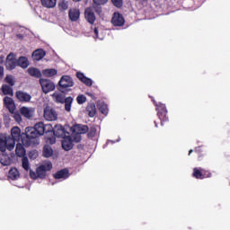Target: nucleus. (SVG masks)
<instances>
[{
	"label": "nucleus",
	"mask_w": 230,
	"mask_h": 230,
	"mask_svg": "<svg viewBox=\"0 0 230 230\" xmlns=\"http://www.w3.org/2000/svg\"><path fill=\"white\" fill-rule=\"evenodd\" d=\"M25 137H22V143L24 146H35L39 145V135L38 131L33 127H27L25 128Z\"/></svg>",
	"instance_id": "obj_1"
},
{
	"label": "nucleus",
	"mask_w": 230,
	"mask_h": 230,
	"mask_svg": "<svg viewBox=\"0 0 230 230\" xmlns=\"http://www.w3.org/2000/svg\"><path fill=\"white\" fill-rule=\"evenodd\" d=\"M74 85L75 81H73L72 76L63 75L58 82V89L63 94H67V93H70V91H72L71 87H73Z\"/></svg>",
	"instance_id": "obj_2"
},
{
	"label": "nucleus",
	"mask_w": 230,
	"mask_h": 230,
	"mask_svg": "<svg viewBox=\"0 0 230 230\" xmlns=\"http://www.w3.org/2000/svg\"><path fill=\"white\" fill-rule=\"evenodd\" d=\"M13 148H15L13 140L10 139L6 134H0V152L12 151Z\"/></svg>",
	"instance_id": "obj_3"
},
{
	"label": "nucleus",
	"mask_w": 230,
	"mask_h": 230,
	"mask_svg": "<svg viewBox=\"0 0 230 230\" xmlns=\"http://www.w3.org/2000/svg\"><path fill=\"white\" fill-rule=\"evenodd\" d=\"M153 103L156 107L157 116L161 121V124L163 125L164 121H168V110H166V105L157 102L155 100H153Z\"/></svg>",
	"instance_id": "obj_4"
},
{
	"label": "nucleus",
	"mask_w": 230,
	"mask_h": 230,
	"mask_svg": "<svg viewBox=\"0 0 230 230\" xmlns=\"http://www.w3.org/2000/svg\"><path fill=\"white\" fill-rule=\"evenodd\" d=\"M33 128L38 131L40 136L52 132V126L50 124H45L44 122H38Z\"/></svg>",
	"instance_id": "obj_5"
},
{
	"label": "nucleus",
	"mask_w": 230,
	"mask_h": 230,
	"mask_svg": "<svg viewBox=\"0 0 230 230\" xmlns=\"http://www.w3.org/2000/svg\"><path fill=\"white\" fill-rule=\"evenodd\" d=\"M40 84L45 94H48V93H51V91H55V83L51 82V80L49 79L40 78Z\"/></svg>",
	"instance_id": "obj_6"
},
{
	"label": "nucleus",
	"mask_w": 230,
	"mask_h": 230,
	"mask_svg": "<svg viewBox=\"0 0 230 230\" xmlns=\"http://www.w3.org/2000/svg\"><path fill=\"white\" fill-rule=\"evenodd\" d=\"M5 67L8 71H13L17 67V58L12 52L6 57Z\"/></svg>",
	"instance_id": "obj_7"
},
{
	"label": "nucleus",
	"mask_w": 230,
	"mask_h": 230,
	"mask_svg": "<svg viewBox=\"0 0 230 230\" xmlns=\"http://www.w3.org/2000/svg\"><path fill=\"white\" fill-rule=\"evenodd\" d=\"M44 118L47 121H57L58 114L51 107H46L44 110Z\"/></svg>",
	"instance_id": "obj_8"
},
{
	"label": "nucleus",
	"mask_w": 230,
	"mask_h": 230,
	"mask_svg": "<svg viewBox=\"0 0 230 230\" xmlns=\"http://www.w3.org/2000/svg\"><path fill=\"white\" fill-rule=\"evenodd\" d=\"M51 136H55V137H61L62 139L66 137V128L62 127V125H56L52 128V131H49Z\"/></svg>",
	"instance_id": "obj_9"
},
{
	"label": "nucleus",
	"mask_w": 230,
	"mask_h": 230,
	"mask_svg": "<svg viewBox=\"0 0 230 230\" xmlns=\"http://www.w3.org/2000/svg\"><path fill=\"white\" fill-rule=\"evenodd\" d=\"M9 137L10 139L13 141V146H15V143H17V141H21V139L24 137L21 135V128H19V127H13L11 129V136Z\"/></svg>",
	"instance_id": "obj_10"
},
{
	"label": "nucleus",
	"mask_w": 230,
	"mask_h": 230,
	"mask_svg": "<svg viewBox=\"0 0 230 230\" xmlns=\"http://www.w3.org/2000/svg\"><path fill=\"white\" fill-rule=\"evenodd\" d=\"M15 96L22 103H29V102H31V95L26 92L17 91Z\"/></svg>",
	"instance_id": "obj_11"
},
{
	"label": "nucleus",
	"mask_w": 230,
	"mask_h": 230,
	"mask_svg": "<svg viewBox=\"0 0 230 230\" xmlns=\"http://www.w3.org/2000/svg\"><path fill=\"white\" fill-rule=\"evenodd\" d=\"M61 146L63 150H66V152L73 150V137H71V136L64 137Z\"/></svg>",
	"instance_id": "obj_12"
},
{
	"label": "nucleus",
	"mask_w": 230,
	"mask_h": 230,
	"mask_svg": "<svg viewBox=\"0 0 230 230\" xmlns=\"http://www.w3.org/2000/svg\"><path fill=\"white\" fill-rule=\"evenodd\" d=\"M111 23L113 26H123L125 24V18L119 13H114L113 17L111 19Z\"/></svg>",
	"instance_id": "obj_13"
},
{
	"label": "nucleus",
	"mask_w": 230,
	"mask_h": 230,
	"mask_svg": "<svg viewBox=\"0 0 230 230\" xmlns=\"http://www.w3.org/2000/svg\"><path fill=\"white\" fill-rule=\"evenodd\" d=\"M89 132V127L87 125L75 124L73 127V134H87Z\"/></svg>",
	"instance_id": "obj_14"
},
{
	"label": "nucleus",
	"mask_w": 230,
	"mask_h": 230,
	"mask_svg": "<svg viewBox=\"0 0 230 230\" xmlns=\"http://www.w3.org/2000/svg\"><path fill=\"white\" fill-rule=\"evenodd\" d=\"M84 17L89 22V24H94L96 21V15H94V11H93V8H86L84 11Z\"/></svg>",
	"instance_id": "obj_15"
},
{
	"label": "nucleus",
	"mask_w": 230,
	"mask_h": 230,
	"mask_svg": "<svg viewBox=\"0 0 230 230\" xmlns=\"http://www.w3.org/2000/svg\"><path fill=\"white\" fill-rule=\"evenodd\" d=\"M76 78H78V80H80V82L84 84V85H86L87 87H92L93 86V79L85 76V75H84V73L77 72L76 73Z\"/></svg>",
	"instance_id": "obj_16"
},
{
	"label": "nucleus",
	"mask_w": 230,
	"mask_h": 230,
	"mask_svg": "<svg viewBox=\"0 0 230 230\" xmlns=\"http://www.w3.org/2000/svg\"><path fill=\"white\" fill-rule=\"evenodd\" d=\"M4 103L6 109H8L9 112H11L12 114L15 112V102H13V99H12L11 97H4Z\"/></svg>",
	"instance_id": "obj_17"
},
{
	"label": "nucleus",
	"mask_w": 230,
	"mask_h": 230,
	"mask_svg": "<svg viewBox=\"0 0 230 230\" xmlns=\"http://www.w3.org/2000/svg\"><path fill=\"white\" fill-rule=\"evenodd\" d=\"M46 57V51L42 49H38L32 52V58L39 62V60H42V58Z\"/></svg>",
	"instance_id": "obj_18"
},
{
	"label": "nucleus",
	"mask_w": 230,
	"mask_h": 230,
	"mask_svg": "<svg viewBox=\"0 0 230 230\" xmlns=\"http://www.w3.org/2000/svg\"><path fill=\"white\" fill-rule=\"evenodd\" d=\"M54 179H67L69 177V170L67 169H62L60 171H58L55 174H53Z\"/></svg>",
	"instance_id": "obj_19"
},
{
	"label": "nucleus",
	"mask_w": 230,
	"mask_h": 230,
	"mask_svg": "<svg viewBox=\"0 0 230 230\" xmlns=\"http://www.w3.org/2000/svg\"><path fill=\"white\" fill-rule=\"evenodd\" d=\"M68 16L70 21L76 22V21L80 19V10L75 8L70 9L68 12Z\"/></svg>",
	"instance_id": "obj_20"
},
{
	"label": "nucleus",
	"mask_w": 230,
	"mask_h": 230,
	"mask_svg": "<svg viewBox=\"0 0 230 230\" xmlns=\"http://www.w3.org/2000/svg\"><path fill=\"white\" fill-rule=\"evenodd\" d=\"M17 66L22 67V69H26L30 66V60L28 58L22 56L17 59Z\"/></svg>",
	"instance_id": "obj_21"
},
{
	"label": "nucleus",
	"mask_w": 230,
	"mask_h": 230,
	"mask_svg": "<svg viewBox=\"0 0 230 230\" xmlns=\"http://www.w3.org/2000/svg\"><path fill=\"white\" fill-rule=\"evenodd\" d=\"M20 113L24 118L30 119V118H33V109L28 107H22L20 109Z\"/></svg>",
	"instance_id": "obj_22"
},
{
	"label": "nucleus",
	"mask_w": 230,
	"mask_h": 230,
	"mask_svg": "<svg viewBox=\"0 0 230 230\" xmlns=\"http://www.w3.org/2000/svg\"><path fill=\"white\" fill-rule=\"evenodd\" d=\"M8 177L12 181H17V179L21 177V173H19V170H17V168L13 167L10 169L8 172Z\"/></svg>",
	"instance_id": "obj_23"
},
{
	"label": "nucleus",
	"mask_w": 230,
	"mask_h": 230,
	"mask_svg": "<svg viewBox=\"0 0 230 230\" xmlns=\"http://www.w3.org/2000/svg\"><path fill=\"white\" fill-rule=\"evenodd\" d=\"M15 153L18 157H24V155H26V149L24 148V144L18 143L16 145Z\"/></svg>",
	"instance_id": "obj_24"
},
{
	"label": "nucleus",
	"mask_w": 230,
	"mask_h": 230,
	"mask_svg": "<svg viewBox=\"0 0 230 230\" xmlns=\"http://www.w3.org/2000/svg\"><path fill=\"white\" fill-rule=\"evenodd\" d=\"M27 73L30 75V76H33L34 78H40V76H42L40 70L35 67L28 68Z\"/></svg>",
	"instance_id": "obj_25"
},
{
	"label": "nucleus",
	"mask_w": 230,
	"mask_h": 230,
	"mask_svg": "<svg viewBox=\"0 0 230 230\" xmlns=\"http://www.w3.org/2000/svg\"><path fill=\"white\" fill-rule=\"evenodd\" d=\"M0 163L3 164V166H8L10 165V163H12V160L8 155H6L4 152H2V154H0Z\"/></svg>",
	"instance_id": "obj_26"
},
{
	"label": "nucleus",
	"mask_w": 230,
	"mask_h": 230,
	"mask_svg": "<svg viewBox=\"0 0 230 230\" xmlns=\"http://www.w3.org/2000/svg\"><path fill=\"white\" fill-rule=\"evenodd\" d=\"M89 118H94L96 116V104L89 103L86 107Z\"/></svg>",
	"instance_id": "obj_27"
},
{
	"label": "nucleus",
	"mask_w": 230,
	"mask_h": 230,
	"mask_svg": "<svg viewBox=\"0 0 230 230\" xmlns=\"http://www.w3.org/2000/svg\"><path fill=\"white\" fill-rule=\"evenodd\" d=\"M1 91L4 95L13 96V88L8 84H3Z\"/></svg>",
	"instance_id": "obj_28"
},
{
	"label": "nucleus",
	"mask_w": 230,
	"mask_h": 230,
	"mask_svg": "<svg viewBox=\"0 0 230 230\" xmlns=\"http://www.w3.org/2000/svg\"><path fill=\"white\" fill-rule=\"evenodd\" d=\"M44 8H55L57 6V0H40Z\"/></svg>",
	"instance_id": "obj_29"
},
{
	"label": "nucleus",
	"mask_w": 230,
	"mask_h": 230,
	"mask_svg": "<svg viewBox=\"0 0 230 230\" xmlns=\"http://www.w3.org/2000/svg\"><path fill=\"white\" fill-rule=\"evenodd\" d=\"M53 155V148L49 145H45L43 146V157L49 158Z\"/></svg>",
	"instance_id": "obj_30"
},
{
	"label": "nucleus",
	"mask_w": 230,
	"mask_h": 230,
	"mask_svg": "<svg viewBox=\"0 0 230 230\" xmlns=\"http://www.w3.org/2000/svg\"><path fill=\"white\" fill-rule=\"evenodd\" d=\"M65 103V111L66 112H71V106L73 105V97L68 96L64 101Z\"/></svg>",
	"instance_id": "obj_31"
},
{
	"label": "nucleus",
	"mask_w": 230,
	"mask_h": 230,
	"mask_svg": "<svg viewBox=\"0 0 230 230\" xmlns=\"http://www.w3.org/2000/svg\"><path fill=\"white\" fill-rule=\"evenodd\" d=\"M44 76H47L48 78H51V76H55L58 73L57 69L55 68H48L43 70Z\"/></svg>",
	"instance_id": "obj_32"
},
{
	"label": "nucleus",
	"mask_w": 230,
	"mask_h": 230,
	"mask_svg": "<svg viewBox=\"0 0 230 230\" xmlns=\"http://www.w3.org/2000/svg\"><path fill=\"white\" fill-rule=\"evenodd\" d=\"M192 177H194V179L202 180V168L195 167L193 169Z\"/></svg>",
	"instance_id": "obj_33"
},
{
	"label": "nucleus",
	"mask_w": 230,
	"mask_h": 230,
	"mask_svg": "<svg viewBox=\"0 0 230 230\" xmlns=\"http://www.w3.org/2000/svg\"><path fill=\"white\" fill-rule=\"evenodd\" d=\"M53 98L56 103H64L66 100V96H64L62 93H54Z\"/></svg>",
	"instance_id": "obj_34"
},
{
	"label": "nucleus",
	"mask_w": 230,
	"mask_h": 230,
	"mask_svg": "<svg viewBox=\"0 0 230 230\" xmlns=\"http://www.w3.org/2000/svg\"><path fill=\"white\" fill-rule=\"evenodd\" d=\"M88 8H92L93 12H95V13L97 15H101L102 14V4H93L92 7H88Z\"/></svg>",
	"instance_id": "obj_35"
},
{
	"label": "nucleus",
	"mask_w": 230,
	"mask_h": 230,
	"mask_svg": "<svg viewBox=\"0 0 230 230\" xmlns=\"http://www.w3.org/2000/svg\"><path fill=\"white\" fill-rule=\"evenodd\" d=\"M5 84H9L11 87H13L15 85V79H13V75H7L4 78Z\"/></svg>",
	"instance_id": "obj_36"
},
{
	"label": "nucleus",
	"mask_w": 230,
	"mask_h": 230,
	"mask_svg": "<svg viewBox=\"0 0 230 230\" xmlns=\"http://www.w3.org/2000/svg\"><path fill=\"white\" fill-rule=\"evenodd\" d=\"M40 168L45 172H51V170L53 169V164H51V162H49L45 164L40 165Z\"/></svg>",
	"instance_id": "obj_37"
},
{
	"label": "nucleus",
	"mask_w": 230,
	"mask_h": 230,
	"mask_svg": "<svg viewBox=\"0 0 230 230\" xmlns=\"http://www.w3.org/2000/svg\"><path fill=\"white\" fill-rule=\"evenodd\" d=\"M58 8L60 12H66V10L69 8V4H67L66 1L62 0L61 2L58 3Z\"/></svg>",
	"instance_id": "obj_38"
},
{
	"label": "nucleus",
	"mask_w": 230,
	"mask_h": 230,
	"mask_svg": "<svg viewBox=\"0 0 230 230\" xmlns=\"http://www.w3.org/2000/svg\"><path fill=\"white\" fill-rule=\"evenodd\" d=\"M76 102H77L78 105H84V103H85V102H87V97H85V95H84V94H80L76 97Z\"/></svg>",
	"instance_id": "obj_39"
},
{
	"label": "nucleus",
	"mask_w": 230,
	"mask_h": 230,
	"mask_svg": "<svg viewBox=\"0 0 230 230\" xmlns=\"http://www.w3.org/2000/svg\"><path fill=\"white\" fill-rule=\"evenodd\" d=\"M22 168H24V170L26 172H28V170H30V162L28 160V157H23L22 160Z\"/></svg>",
	"instance_id": "obj_40"
},
{
	"label": "nucleus",
	"mask_w": 230,
	"mask_h": 230,
	"mask_svg": "<svg viewBox=\"0 0 230 230\" xmlns=\"http://www.w3.org/2000/svg\"><path fill=\"white\" fill-rule=\"evenodd\" d=\"M38 179H46V172L40 166L36 169Z\"/></svg>",
	"instance_id": "obj_41"
},
{
	"label": "nucleus",
	"mask_w": 230,
	"mask_h": 230,
	"mask_svg": "<svg viewBox=\"0 0 230 230\" xmlns=\"http://www.w3.org/2000/svg\"><path fill=\"white\" fill-rule=\"evenodd\" d=\"M96 132H97V129H96V127L93 126L90 128V129H88V137L90 138H93L96 136Z\"/></svg>",
	"instance_id": "obj_42"
},
{
	"label": "nucleus",
	"mask_w": 230,
	"mask_h": 230,
	"mask_svg": "<svg viewBox=\"0 0 230 230\" xmlns=\"http://www.w3.org/2000/svg\"><path fill=\"white\" fill-rule=\"evenodd\" d=\"M201 173H202V180L209 179L210 177H212L211 172H209L208 170L201 168Z\"/></svg>",
	"instance_id": "obj_43"
},
{
	"label": "nucleus",
	"mask_w": 230,
	"mask_h": 230,
	"mask_svg": "<svg viewBox=\"0 0 230 230\" xmlns=\"http://www.w3.org/2000/svg\"><path fill=\"white\" fill-rule=\"evenodd\" d=\"M99 111L102 112V114H108L109 108H107V104H102L99 107Z\"/></svg>",
	"instance_id": "obj_44"
},
{
	"label": "nucleus",
	"mask_w": 230,
	"mask_h": 230,
	"mask_svg": "<svg viewBox=\"0 0 230 230\" xmlns=\"http://www.w3.org/2000/svg\"><path fill=\"white\" fill-rule=\"evenodd\" d=\"M111 3L116 8H121L123 6V0H111Z\"/></svg>",
	"instance_id": "obj_45"
},
{
	"label": "nucleus",
	"mask_w": 230,
	"mask_h": 230,
	"mask_svg": "<svg viewBox=\"0 0 230 230\" xmlns=\"http://www.w3.org/2000/svg\"><path fill=\"white\" fill-rule=\"evenodd\" d=\"M46 143L48 145H55V143H57V138L55 137H46Z\"/></svg>",
	"instance_id": "obj_46"
},
{
	"label": "nucleus",
	"mask_w": 230,
	"mask_h": 230,
	"mask_svg": "<svg viewBox=\"0 0 230 230\" xmlns=\"http://www.w3.org/2000/svg\"><path fill=\"white\" fill-rule=\"evenodd\" d=\"M74 141V143H80V141H82V136L79 134H75V136H74L72 142Z\"/></svg>",
	"instance_id": "obj_47"
},
{
	"label": "nucleus",
	"mask_w": 230,
	"mask_h": 230,
	"mask_svg": "<svg viewBox=\"0 0 230 230\" xmlns=\"http://www.w3.org/2000/svg\"><path fill=\"white\" fill-rule=\"evenodd\" d=\"M30 177L31 179H32L33 181L39 179V176L37 174V172H35L34 171L32 170H30Z\"/></svg>",
	"instance_id": "obj_48"
},
{
	"label": "nucleus",
	"mask_w": 230,
	"mask_h": 230,
	"mask_svg": "<svg viewBox=\"0 0 230 230\" xmlns=\"http://www.w3.org/2000/svg\"><path fill=\"white\" fill-rule=\"evenodd\" d=\"M4 78V66L0 65V81Z\"/></svg>",
	"instance_id": "obj_49"
},
{
	"label": "nucleus",
	"mask_w": 230,
	"mask_h": 230,
	"mask_svg": "<svg viewBox=\"0 0 230 230\" xmlns=\"http://www.w3.org/2000/svg\"><path fill=\"white\" fill-rule=\"evenodd\" d=\"M13 118H14L15 121H17L18 123H20V121H22V118L21 117L20 113H14Z\"/></svg>",
	"instance_id": "obj_50"
},
{
	"label": "nucleus",
	"mask_w": 230,
	"mask_h": 230,
	"mask_svg": "<svg viewBox=\"0 0 230 230\" xmlns=\"http://www.w3.org/2000/svg\"><path fill=\"white\" fill-rule=\"evenodd\" d=\"M37 152H35V151H31V152H30L29 153V157L31 158V159H36L37 158Z\"/></svg>",
	"instance_id": "obj_51"
},
{
	"label": "nucleus",
	"mask_w": 230,
	"mask_h": 230,
	"mask_svg": "<svg viewBox=\"0 0 230 230\" xmlns=\"http://www.w3.org/2000/svg\"><path fill=\"white\" fill-rule=\"evenodd\" d=\"M108 0H93L94 4H105Z\"/></svg>",
	"instance_id": "obj_52"
},
{
	"label": "nucleus",
	"mask_w": 230,
	"mask_h": 230,
	"mask_svg": "<svg viewBox=\"0 0 230 230\" xmlns=\"http://www.w3.org/2000/svg\"><path fill=\"white\" fill-rule=\"evenodd\" d=\"M17 39H19L20 40H22V39H24V35L22 34H16Z\"/></svg>",
	"instance_id": "obj_53"
},
{
	"label": "nucleus",
	"mask_w": 230,
	"mask_h": 230,
	"mask_svg": "<svg viewBox=\"0 0 230 230\" xmlns=\"http://www.w3.org/2000/svg\"><path fill=\"white\" fill-rule=\"evenodd\" d=\"M93 33H94V35H96V37H98V29L97 28H95L93 30Z\"/></svg>",
	"instance_id": "obj_54"
},
{
	"label": "nucleus",
	"mask_w": 230,
	"mask_h": 230,
	"mask_svg": "<svg viewBox=\"0 0 230 230\" xmlns=\"http://www.w3.org/2000/svg\"><path fill=\"white\" fill-rule=\"evenodd\" d=\"M87 96H90L91 98H94V94L91 93H86Z\"/></svg>",
	"instance_id": "obj_55"
},
{
	"label": "nucleus",
	"mask_w": 230,
	"mask_h": 230,
	"mask_svg": "<svg viewBox=\"0 0 230 230\" xmlns=\"http://www.w3.org/2000/svg\"><path fill=\"white\" fill-rule=\"evenodd\" d=\"M191 154H193V150H192V149H190V150L189 151V155H191Z\"/></svg>",
	"instance_id": "obj_56"
},
{
	"label": "nucleus",
	"mask_w": 230,
	"mask_h": 230,
	"mask_svg": "<svg viewBox=\"0 0 230 230\" xmlns=\"http://www.w3.org/2000/svg\"><path fill=\"white\" fill-rule=\"evenodd\" d=\"M155 127H157V121H155Z\"/></svg>",
	"instance_id": "obj_57"
},
{
	"label": "nucleus",
	"mask_w": 230,
	"mask_h": 230,
	"mask_svg": "<svg viewBox=\"0 0 230 230\" xmlns=\"http://www.w3.org/2000/svg\"><path fill=\"white\" fill-rule=\"evenodd\" d=\"M199 148H200V147H196L195 152H197L199 150Z\"/></svg>",
	"instance_id": "obj_58"
},
{
	"label": "nucleus",
	"mask_w": 230,
	"mask_h": 230,
	"mask_svg": "<svg viewBox=\"0 0 230 230\" xmlns=\"http://www.w3.org/2000/svg\"><path fill=\"white\" fill-rule=\"evenodd\" d=\"M73 1H75V3H78V1H80V0H73Z\"/></svg>",
	"instance_id": "obj_59"
}]
</instances>
